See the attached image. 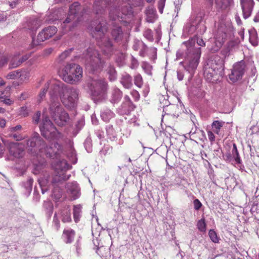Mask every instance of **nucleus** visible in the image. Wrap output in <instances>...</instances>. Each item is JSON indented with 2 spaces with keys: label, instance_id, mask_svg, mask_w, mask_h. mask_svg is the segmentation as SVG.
Masks as SVG:
<instances>
[{
  "label": "nucleus",
  "instance_id": "obj_1",
  "mask_svg": "<svg viewBox=\"0 0 259 259\" xmlns=\"http://www.w3.org/2000/svg\"><path fill=\"white\" fill-rule=\"evenodd\" d=\"M54 85L53 92L51 95L54 97L56 95V98H60L62 103L67 108L72 109L77 105L78 99V91L73 88H68L62 81H53Z\"/></svg>",
  "mask_w": 259,
  "mask_h": 259
},
{
  "label": "nucleus",
  "instance_id": "obj_2",
  "mask_svg": "<svg viewBox=\"0 0 259 259\" xmlns=\"http://www.w3.org/2000/svg\"><path fill=\"white\" fill-rule=\"evenodd\" d=\"M107 27L104 22H100L96 27L92 28L91 34L93 37L98 39L100 48L103 53L107 56H110L113 53V44L108 36H106Z\"/></svg>",
  "mask_w": 259,
  "mask_h": 259
},
{
  "label": "nucleus",
  "instance_id": "obj_3",
  "mask_svg": "<svg viewBox=\"0 0 259 259\" xmlns=\"http://www.w3.org/2000/svg\"><path fill=\"white\" fill-rule=\"evenodd\" d=\"M211 61L204 68V75L208 82L214 83L224 75V61L223 59L218 58Z\"/></svg>",
  "mask_w": 259,
  "mask_h": 259
},
{
  "label": "nucleus",
  "instance_id": "obj_4",
  "mask_svg": "<svg viewBox=\"0 0 259 259\" xmlns=\"http://www.w3.org/2000/svg\"><path fill=\"white\" fill-rule=\"evenodd\" d=\"M187 48V61L185 69L191 73L196 69L201 55V48L195 47V41L193 40L183 42Z\"/></svg>",
  "mask_w": 259,
  "mask_h": 259
},
{
  "label": "nucleus",
  "instance_id": "obj_5",
  "mask_svg": "<svg viewBox=\"0 0 259 259\" xmlns=\"http://www.w3.org/2000/svg\"><path fill=\"white\" fill-rule=\"evenodd\" d=\"M82 69L75 63H67L61 71L62 79L71 84L78 83L82 78Z\"/></svg>",
  "mask_w": 259,
  "mask_h": 259
},
{
  "label": "nucleus",
  "instance_id": "obj_6",
  "mask_svg": "<svg viewBox=\"0 0 259 259\" xmlns=\"http://www.w3.org/2000/svg\"><path fill=\"white\" fill-rule=\"evenodd\" d=\"M49 113L56 123L63 125L68 120V114L64 111L58 99L51 100L49 108Z\"/></svg>",
  "mask_w": 259,
  "mask_h": 259
},
{
  "label": "nucleus",
  "instance_id": "obj_7",
  "mask_svg": "<svg viewBox=\"0 0 259 259\" xmlns=\"http://www.w3.org/2000/svg\"><path fill=\"white\" fill-rule=\"evenodd\" d=\"M84 57L86 67L91 71L100 69L104 63V61L101 58L99 52L92 48L87 49Z\"/></svg>",
  "mask_w": 259,
  "mask_h": 259
},
{
  "label": "nucleus",
  "instance_id": "obj_8",
  "mask_svg": "<svg viewBox=\"0 0 259 259\" xmlns=\"http://www.w3.org/2000/svg\"><path fill=\"white\" fill-rule=\"evenodd\" d=\"M88 87L93 99L98 100L104 98L107 83L104 79L92 78L88 82Z\"/></svg>",
  "mask_w": 259,
  "mask_h": 259
},
{
  "label": "nucleus",
  "instance_id": "obj_9",
  "mask_svg": "<svg viewBox=\"0 0 259 259\" xmlns=\"http://www.w3.org/2000/svg\"><path fill=\"white\" fill-rule=\"evenodd\" d=\"M79 5L78 2H75L70 6L68 16L61 25L64 32L70 30L71 27H73L76 25L75 22H76V14L79 10Z\"/></svg>",
  "mask_w": 259,
  "mask_h": 259
},
{
  "label": "nucleus",
  "instance_id": "obj_10",
  "mask_svg": "<svg viewBox=\"0 0 259 259\" xmlns=\"http://www.w3.org/2000/svg\"><path fill=\"white\" fill-rule=\"evenodd\" d=\"M119 10L116 8L111 9L109 17L113 20H118L119 22H127L133 16V11L130 7H125L122 9L121 15H119Z\"/></svg>",
  "mask_w": 259,
  "mask_h": 259
},
{
  "label": "nucleus",
  "instance_id": "obj_11",
  "mask_svg": "<svg viewBox=\"0 0 259 259\" xmlns=\"http://www.w3.org/2000/svg\"><path fill=\"white\" fill-rule=\"evenodd\" d=\"M27 145L32 154L38 155L40 154V151L45 148V143L39 134L35 133L27 141Z\"/></svg>",
  "mask_w": 259,
  "mask_h": 259
},
{
  "label": "nucleus",
  "instance_id": "obj_12",
  "mask_svg": "<svg viewBox=\"0 0 259 259\" xmlns=\"http://www.w3.org/2000/svg\"><path fill=\"white\" fill-rule=\"evenodd\" d=\"M39 128L42 135L46 138H54L57 133L56 127L48 117L43 118Z\"/></svg>",
  "mask_w": 259,
  "mask_h": 259
},
{
  "label": "nucleus",
  "instance_id": "obj_13",
  "mask_svg": "<svg viewBox=\"0 0 259 259\" xmlns=\"http://www.w3.org/2000/svg\"><path fill=\"white\" fill-rule=\"evenodd\" d=\"M4 143L11 156L16 158H21L24 156L25 151L22 143L11 142H5Z\"/></svg>",
  "mask_w": 259,
  "mask_h": 259
},
{
  "label": "nucleus",
  "instance_id": "obj_14",
  "mask_svg": "<svg viewBox=\"0 0 259 259\" xmlns=\"http://www.w3.org/2000/svg\"><path fill=\"white\" fill-rule=\"evenodd\" d=\"M57 31V29L55 26H50L44 28L40 32L37 37L36 42L33 39L34 45H38L40 42L49 39L55 35Z\"/></svg>",
  "mask_w": 259,
  "mask_h": 259
},
{
  "label": "nucleus",
  "instance_id": "obj_15",
  "mask_svg": "<svg viewBox=\"0 0 259 259\" xmlns=\"http://www.w3.org/2000/svg\"><path fill=\"white\" fill-rule=\"evenodd\" d=\"M244 64L239 62L233 66L231 73L229 75V79L233 82L241 78L244 72Z\"/></svg>",
  "mask_w": 259,
  "mask_h": 259
},
{
  "label": "nucleus",
  "instance_id": "obj_16",
  "mask_svg": "<svg viewBox=\"0 0 259 259\" xmlns=\"http://www.w3.org/2000/svg\"><path fill=\"white\" fill-rule=\"evenodd\" d=\"M54 169L59 175V181L67 180L69 179V176H64V171L71 168V166L67 163L66 160L63 159L57 162L54 166Z\"/></svg>",
  "mask_w": 259,
  "mask_h": 259
},
{
  "label": "nucleus",
  "instance_id": "obj_17",
  "mask_svg": "<svg viewBox=\"0 0 259 259\" xmlns=\"http://www.w3.org/2000/svg\"><path fill=\"white\" fill-rule=\"evenodd\" d=\"M226 36V32H222L221 27L219 28L215 36V45L211 48V51L212 52H216L219 50L225 42Z\"/></svg>",
  "mask_w": 259,
  "mask_h": 259
},
{
  "label": "nucleus",
  "instance_id": "obj_18",
  "mask_svg": "<svg viewBox=\"0 0 259 259\" xmlns=\"http://www.w3.org/2000/svg\"><path fill=\"white\" fill-rule=\"evenodd\" d=\"M58 81V80H56L54 79L49 80L45 84L44 88L42 89V91L39 93L37 99V102L40 103L42 99L45 98L46 93L48 90L50 89L49 91V95L50 96V100L52 99H55L56 98V95H54V97H52L51 93L53 92V88L54 85H53L52 81Z\"/></svg>",
  "mask_w": 259,
  "mask_h": 259
},
{
  "label": "nucleus",
  "instance_id": "obj_19",
  "mask_svg": "<svg viewBox=\"0 0 259 259\" xmlns=\"http://www.w3.org/2000/svg\"><path fill=\"white\" fill-rule=\"evenodd\" d=\"M241 4L244 19L248 18L251 15L253 7V0H241Z\"/></svg>",
  "mask_w": 259,
  "mask_h": 259
},
{
  "label": "nucleus",
  "instance_id": "obj_20",
  "mask_svg": "<svg viewBox=\"0 0 259 259\" xmlns=\"http://www.w3.org/2000/svg\"><path fill=\"white\" fill-rule=\"evenodd\" d=\"M67 191L73 200L79 198L80 195V189L76 182L68 183L67 185Z\"/></svg>",
  "mask_w": 259,
  "mask_h": 259
},
{
  "label": "nucleus",
  "instance_id": "obj_21",
  "mask_svg": "<svg viewBox=\"0 0 259 259\" xmlns=\"http://www.w3.org/2000/svg\"><path fill=\"white\" fill-rule=\"evenodd\" d=\"M75 231L72 229H64L62 234V239L66 243H71L74 240Z\"/></svg>",
  "mask_w": 259,
  "mask_h": 259
},
{
  "label": "nucleus",
  "instance_id": "obj_22",
  "mask_svg": "<svg viewBox=\"0 0 259 259\" xmlns=\"http://www.w3.org/2000/svg\"><path fill=\"white\" fill-rule=\"evenodd\" d=\"M188 25H187L185 27V29L188 31L189 33H193L195 31L199 28L200 33L203 34L206 31V27L204 24L202 23L201 20L199 21V23L197 26H195L194 24H191L190 26V28L188 29Z\"/></svg>",
  "mask_w": 259,
  "mask_h": 259
},
{
  "label": "nucleus",
  "instance_id": "obj_23",
  "mask_svg": "<svg viewBox=\"0 0 259 259\" xmlns=\"http://www.w3.org/2000/svg\"><path fill=\"white\" fill-rule=\"evenodd\" d=\"M120 82L125 89H130L133 85L132 76L126 72L121 75Z\"/></svg>",
  "mask_w": 259,
  "mask_h": 259
},
{
  "label": "nucleus",
  "instance_id": "obj_24",
  "mask_svg": "<svg viewBox=\"0 0 259 259\" xmlns=\"http://www.w3.org/2000/svg\"><path fill=\"white\" fill-rule=\"evenodd\" d=\"M226 157V160H231L232 158H233L237 163H240L241 159L235 144H233V145L231 154H229Z\"/></svg>",
  "mask_w": 259,
  "mask_h": 259
},
{
  "label": "nucleus",
  "instance_id": "obj_25",
  "mask_svg": "<svg viewBox=\"0 0 259 259\" xmlns=\"http://www.w3.org/2000/svg\"><path fill=\"white\" fill-rule=\"evenodd\" d=\"M53 150L52 151H49L48 152V157L51 158L57 157V156L59 155L62 152V146L58 143H53Z\"/></svg>",
  "mask_w": 259,
  "mask_h": 259
},
{
  "label": "nucleus",
  "instance_id": "obj_26",
  "mask_svg": "<svg viewBox=\"0 0 259 259\" xmlns=\"http://www.w3.org/2000/svg\"><path fill=\"white\" fill-rule=\"evenodd\" d=\"M106 71L110 81H113L116 79L117 73L113 65L110 64H109L106 69Z\"/></svg>",
  "mask_w": 259,
  "mask_h": 259
},
{
  "label": "nucleus",
  "instance_id": "obj_27",
  "mask_svg": "<svg viewBox=\"0 0 259 259\" xmlns=\"http://www.w3.org/2000/svg\"><path fill=\"white\" fill-rule=\"evenodd\" d=\"M215 4L218 8L225 9L233 5V0H215Z\"/></svg>",
  "mask_w": 259,
  "mask_h": 259
},
{
  "label": "nucleus",
  "instance_id": "obj_28",
  "mask_svg": "<svg viewBox=\"0 0 259 259\" xmlns=\"http://www.w3.org/2000/svg\"><path fill=\"white\" fill-rule=\"evenodd\" d=\"M147 20L149 22L152 23L156 18V11L153 7H149L146 10Z\"/></svg>",
  "mask_w": 259,
  "mask_h": 259
},
{
  "label": "nucleus",
  "instance_id": "obj_29",
  "mask_svg": "<svg viewBox=\"0 0 259 259\" xmlns=\"http://www.w3.org/2000/svg\"><path fill=\"white\" fill-rule=\"evenodd\" d=\"M122 96V92L117 88L113 89L111 93V102L115 103L119 101Z\"/></svg>",
  "mask_w": 259,
  "mask_h": 259
},
{
  "label": "nucleus",
  "instance_id": "obj_30",
  "mask_svg": "<svg viewBox=\"0 0 259 259\" xmlns=\"http://www.w3.org/2000/svg\"><path fill=\"white\" fill-rule=\"evenodd\" d=\"M19 60V55H15L11 57L9 68L13 69L19 67L21 64V62H20Z\"/></svg>",
  "mask_w": 259,
  "mask_h": 259
},
{
  "label": "nucleus",
  "instance_id": "obj_31",
  "mask_svg": "<svg viewBox=\"0 0 259 259\" xmlns=\"http://www.w3.org/2000/svg\"><path fill=\"white\" fill-rule=\"evenodd\" d=\"M145 48L141 47L140 49L139 54L142 57H144L146 55L148 54V52H150L151 53L153 54V56L154 57V59L156 56V49L154 47H151L150 48H148L147 46L145 44Z\"/></svg>",
  "mask_w": 259,
  "mask_h": 259
},
{
  "label": "nucleus",
  "instance_id": "obj_32",
  "mask_svg": "<svg viewBox=\"0 0 259 259\" xmlns=\"http://www.w3.org/2000/svg\"><path fill=\"white\" fill-rule=\"evenodd\" d=\"M106 131L108 139L112 141H116L117 139V135L112 125H108L106 127Z\"/></svg>",
  "mask_w": 259,
  "mask_h": 259
},
{
  "label": "nucleus",
  "instance_id": "obj_33",
  "mask_svg": "<svg viewBox=\"0 0 259 259\" xmlns=\"http://www.w3.org/2000/svg\"><path fill=\"white\" fill-rule=\"evenodd\" d=\"M81 209L82 206L80 204L74 206L73 213L74 220L76 223L79 221L81 217Z\"/></svg>",
  "mask_w": 259,
  "mask_h": 259
},
{
  "label": "nucleus",
  "instance_id": "obj_34",
  "mask_svg": "<svg viewBox=\"0 0 259 259\" xmlns=\"http://www.w3.org/2000/svg\"><path fill=\"white\" fill-rule=\"evenodd\" d=\"M112 35L114 39L118 41L120 40L122 37V31L120 26L115 27L112 31Z\"/></svg>",
  "mask_w": 259,
  "mask_h": 259
},
{
  "label": "nucleus",
  "instance_id": "obj_35",
  "mask_svg": "<svg viewBox=\"0 0 259 259\" xmlns=\"http://www.w3.org/2000/svg\"><path fill=\"white\" fill-rule=\"evenodd\" d=\"M41 23L37 19H33L28 22V28L32 31H35L40 26Z\"/></svg>",
  "mask_w": 259,
  "mask_h": 259
},
{
  "label": "nucleus",
  "instance_id": "obj_36",
  "mask_svg": "<svg viewBox=\"0 0 259 259\" xmlns=\"http://www.w3.org/2000/svg\"><path fill=\"white\" fill-rule=\"evenodd\" d=\"M114 113L109 109L105 110L101 113V117L106 122L108 121L114 117Z\"/></svg>",
  "mask_w": 259,
  "mask_h": 259
},
{
  "label": "nucleus",
  "instance_id": "obj_37",
  "mask_svg": "<svg viewBox=\"0 0 259 259\" xmlns=\"http://www.w3.org/2000/svg\"><path fill=\"white\" fill-rule=\"evenodd\" d=\"M62 221L64 223L70 222L71 221L70 212L68 208L64 209L61 212Z\"/></svg>",
  "mask_w": 259,
  "mask_h": 259
},
{
  "label": "nucleus",
  "instance_id": "obj_38",
  "mask_svg": "<svg viewBox=\"0 0 259 259\" xmlns=\"http://www.w3.org/2000/svg\"><path fill=\"white\" fill-rule=\"evenodd\" d=\"M224 122L218 120L214 121L212 123L213 131L216 134H219L220 130L223 126Z\"/></svg>",
  "mask_w": 259,
  "mask_h": 259
},
{
  "label": "nucleus",
  "instance_id": "obj_39",
  "mask_svg": "<svg viewBox=\"0 0 259 259\" xmlns=\"http://www.w3.org/2000/svg\"><path fill=\"white\" fill-rule=\"evenodd\" d=\"M30 76V72L28 70H19L18 78L22 81H26L29 79Z\"/></svg>",
  "mask_w": 259,
  "mask_h": 259
},
{
  "label": "nucleus",
  "instance_id": "obj_40",
  "mask_svg": "<svg viewBox=\"0 0 259 259\" xmlns=\"http://www.w3.org/2000/svg\"><path fill=\"white\" fill-rule=\"evenodd\" d=\"M67 155L72 163L75 164L76 163L77 158L76 157V153L73 149L70 148L69 152L67 153Z\"/></svg>",
  "mask_w": 259,
  "mask_h": 259
},
{
  "label": "nucleus",
  "instance_id": "obj_41",
  "mask_svg": "<svg viewBox=\"0 0 259 259\" xmlns=\"http://www.w3.org/2000/svg\"><path fill=\"white\" fill-rule=\"evenodd\" d=\"M197 228L200 232H205L206 230V224L205 219L202 218L199 220L197 224Z\"/></svg>",
  "mask_w": 259,
  "mask_h": 259
},
{
  "label": "nucleus",
  "instance_id": "obj_42",
  "mask_svg": "<svg viewBox=\"0 0 259 259\" xmlns=\"http://www.w3.org/2000/svg\"><path fill=\"white\" fill-rule=\"evenodd\" d=\"M8 137L12 138L16 141H20L25 139V137L22 136L18 132L13 133L11 134H8Z\"/></svg>",
  "mask_w": 259,
  "mask_h": 259
},
{
  "label": "nucleus",
  "instance_id": "obj_43",
  "mask_svg": "<svg viewBox=\"0 0 259 259\" xmlns=\"http://www.w3.org/2000/svg\"><path fill=\"white\" fill-rule=\"evenodd\" d=\"M73 50L72 48H71L69 50H66L63 52L58 57V62L59 63H61L63 62L67 57L70 54Z\"/></svg>",
  "mask_w": 259,
  "mask_h": 259
},
{
  "label": "nucleus",
  "instance_id": "obj_44",
  "mask_svg": "<svg viewBox=\"0 0 259 259\" xmlns=\"http://www.w3.org/2000/svg\"><path fill=\"white\" fill-rule=\"evenodd\" d=\"M142 68L146 73L149 75H152V66L148 63L144 62L142 64Z\"/></svg>",
  "mask_w": 259,
  "mask_h": 259
},
{
  "label": "nucleus",
  "instance_id": "obj_45",
  "mask_svg": "<svg viewBox=\"0 0 259 259\" xmlns=\"http://www.w3.org/2000/svg\"><path fill=\"white\" fill-rule=\"evenodd\" d=\"M135 84L139 87L141 88L143 84V79L141 75L139 74L136 75L134 77Z\"/></svg>",
  "mask_w": 259,
  "mask_h": 259
},
{
  "label": "nucleus",
  "instance_id": "obj_46",
  "mask_svg": "<svg viewBox=\"0 0 259 259\" xmlns=\"http://www.w3.org/2000/svg\"><path fill=\"white\" fill-rule=\"evenodd\" d=\"M208 235L211 240L214 243H218L219 238L218 237L216 232L213 230H210L208 232Z\"/></svg>",
  "mask_w": 259,
  "mask_h": 259
},
{
  "label": "nucleus",
  "instance_id": "obj_47",
  "mask_svg": "<svg viewBox=\"0 0 259 259\" xmlns=\"http://www.w3.org/2000/svg\"><path fill=\"white\" fill-rule=\"evenodd\" d=\"M144 36L148 40L152 41L153 40V33L150 29H146L143 33Z\"/></svg>",
  "mask_w": 259,
  "mask_h": 259
},
{
  "label": "nucleus",
  "instance_id": "obj_48",
  "mask_svg": "<svg viewBox=\"0 0 259 259\" xmlns=\"http://www.w3.org/2000/svg\"><path fill=\"white\" fill-rule=\"evenodd\" d=\"M133 47L135 51L140 50L141 47L145 48V44L140 40H135Z\"/></svg>",
  "mask_w": 259,
  "mask_h": 259
},
{
  "label": "nucleus",
  "instance_id": "obj_49",
  "mask_svg": "<svg viewBox=\"0 0 259 259\" xmlns=\"http://www.w3.org/2000/svg\"><path fill=\"white\" fill-rule=\"evenodd\" d=\"M249 33H250V37H249L250 42L253 46H256L258 43V41L257 40L256 33L254 31H252L251 32H249Z\"/></svg>",
  "mask_w": 259,
  "mask_h": 259
},
{
  "label": "nucleus",
  "instance_id": "obj_50",
  "mask_svg": "<svg viewBox=\"0 0 259 259\" xmlns=\"http://www.w3.org/2000/svg\"><path fill=\"white\" fill-rule=\"evenodd\" d=\"M53 150V143H52L51 144V145L48 147L46 145V144H45V148H44L42 150H40L39 153H40V155H41L42 154H45L48 157V152H49V151H52Z\"/></svg>",
  "mask_w": 259,
  "mask_h": 259
},
{
  "label": "nucleus",
  "instance_id": "obj_51",
  "mask_svg": "<svg viewBox=\"0 0 259 259\" xmlns=\"http://www.w3.org/2000/svg\"><path fill=\"white\" fill-rule=\"evenodd\" d=\"M19 73V70L12 71L7 75L6 77L7 79H14L18 78Z\"/></svg>",
  "mask_w": 259,
  "mask_h": 259
},
{
  "label": "nucleus",
  "instance_id": "obj_52",
  "mask_svg": "<svg viewBox=\"0 0 259 259\" xmlns=\"http://www.w3.org/2000/svg\"><path fill=\"white\" fill-rule=\"evenodd\" d=\"M125 55L123 53L119 54L116 58V61L119 65L121 66L124 64Z\"/></svg>",
  "mask_w": 259,
  "mask_h": 259
},
{
  "label": "nucleus",
  "instance_id": "obj_53",
  "mask_svg": "<svg viewBox=\"0 0 259 259\" xmlns=\"http://www.w3.org/2000/svg\"><path fill=\"white\" fill-rule=\"evenodd\" d=\"M44 207L48 209L49 215H51L53 213V205L50 201L46 202L44 204Z\"/></svg>",
  "mask_w": 259,
  "mask_h": 259
},
{
  "label": "nucleus",
  "instance_id": "obj_54",
  "mask_svg": "<svg viewBox=\"0 0 259 259\" xmlns=\"http://www.w3.org/2000/svg\"><path fill=\"white\" fill-rule=\"evenodd\" d=\"M8 61L7 57L3 54H0V68L6 65Z\"/></svg>",
  "mask_w": 259,
  "mask_h": 259
},
{
  "label": "nucleus",
  "instance_id": "obj_55",
  "mask_svg": "<svg viewBox=\"0 0 259 259\" xmlns=\"http://www.w3.org/2000/svg\"><path fill=\"white\" fill-rule=\"evenodd\" d=\"M21 128L22 126L20 125H17L16 126L11 127L8 129L7 134L18 132V131L21 130Z\"/></svg>",
  "mask_w": 259,
  "mask_h": 259
},
{
  "label": "nucleus",
  "instance_id": "obj_56",
  "mask_svg": "<svg viewBox=\"0 0 259 259\" xmlns=\"http://www.w3.org/2000/svg\"><path fill=\"white\" fill-rule=\"evenodd\" d=\"M21 128L22 126L20 125H17L16 126L11 127L8 129L7 134L18 132V131L21 130Z\"/></svg>",
  "mask_w": 259,
  "mask_h": 259
},
{
  "label": "nucleus",
  "instance_id": "obj_57",
  "mask_svg": "<svg viewBox=\"0 0 259 259\" xmlns=\"http://www.w3.org/2000/svg\"><path fill=\"white\" fill-rule=\"evenodd\" d=\"M19 114L22 116L26 117L28 115V111L26 106H22L19 110Z\"/></svg>",
  "mask_w": 259,
  "mask_h": 259
},
{
  "label": "nucleus",
  "instance_id": "obj_58",
  "mask_svg": "<svg viewBox=\"0 0 259 259\" xmlns=\"http://www.w3.org/2000/svg\"><path fill=\"white\" fill-rule=\"evenodd\" d=\"M30 96V94L28 92H24L22 93L19 96L18 99L20 101L25 100Z\"/></svg>",
  "mask_w": 259,
  "mask_h": 259
},
{
  "label": "nucleus",
  "instance_id": "obj_59",
  "mask_svg": "<svg viewBox=\"0 0 259 259\" xmlns=\"http://www.w3.org/2000/svg\"><path fill=\"white\" fill-rule=\"evenodd\" d=\"M166 0H159L158 2V8L159 12L162 14L163 13V8L165 6Z\"/></svg>",
  "mask_w": 259,
  "mask_h": 259
},
{
  "label": "nucleus",
  "instance_id": "obj_60",
  "mask_svg": "<svg viewBox=\"0 0 259 259\" xmlns=\"http://www.w3.org/2000/svg\"><path fill=\"white\" fill-rule=\"evenodd\" d=\"M10 90V87H8L4 91L0 92V100L7 96Z\"/></svg>",
  "mask_w": 259,
  "mask_h": 259
},
{
  "label": "nucleus",
  "instance_id": "obj_61",
  "mask_svg": "<svg viewBox=\"0 0 259 259\" xmlns=\"http://www.w3.org/2000/svg\"><path fill=\"white\" fill-rule=\"evenodd\" d=\"M0 101L1 102L8 106L12 105L14 103V101L10 98H8L7 96L3 98V99L1 100Z\"/></svg>",
  "mask_w": 259,
  "mask_h": 259
},
{
  "label": "nucleus",
  "instance_id": "obj_62",
  "mask_svg": "<svg viewBox=\"0 0 259 259\" xmlns=\"http://www.w3.org/2000/svg\"><path fill=\"white\" fill-rule=\"evenodd\" d=\"M194 209L196 210H199L202 206V203L198 199H195L193 201Z\"/></svg>",
  "mask_w": 259,
  "mask_h": 259
},
{
  "label": "nucleus",
  "instance_id": "obj_63",
  "mask_svg": "<svg viewBox=\"0 0 259 259\" xmlns=\"http://www.w3.org/2000/svg\"><path fill=\"white\" fill-rule=\"evenodd\" d=\"M38 182L40 185V186L41 187L42 193H44L45 191L42 188V187L45 186L47 184V183H48V180L41 178L38 179Z\"/></svg>",
  "mask_w": 259,
  "mask_h": 259
},
{
  "label": "nucleus",
  "instance_id": "obj_64",
  "mask_svg": "<svg viewBox=\"0 0 259 259\" xmlns=\"http://www.w3.org/2000/svg\"><path fill=\"white\" fill-rule=\"evenodd\" d=\"M41 113L40 111H37L33 117V121L34 123L37 124L39 121Z\"/></svg>",
  "mask_w": 259,
  "mask_h": 259
}]
</instances>
